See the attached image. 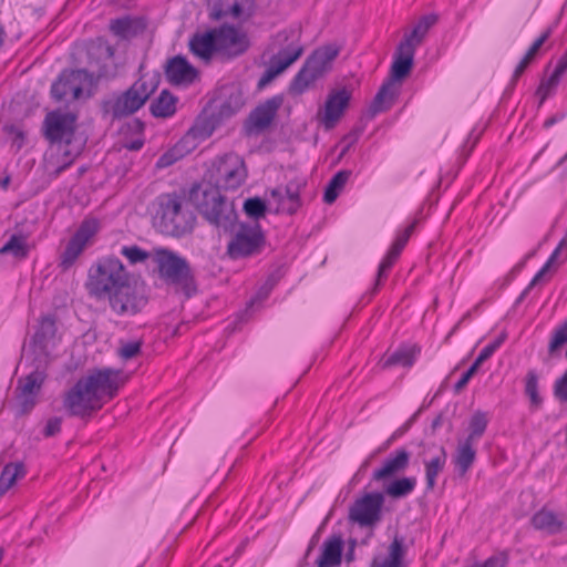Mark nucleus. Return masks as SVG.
Masks as SVG:
<instances>
[{"label": "nucleus", "instance_id": "nucleus-1", "mask_svg": "<svg viewBox=\"0 0 567 567\" xmlns=\"http://www.w3.org/2000/svg\"><path fill=\"white\" fill-rule=\"evenodd\" d=\"M86 288L91 296L107 298L117 315H135L146 305L130 284L123 262L113 256L99 259L89 270Z\"/></svg>", "mask_w": 567, "mask_h": 567}, {"label": "nucleus", "instance_id": "nucleus-2", "mask_svg": "<svg viewBox=\"0 0 567 567\" xmlns=\"http://www.w3.org/2000/svg\"><path fill=\"white\" fill-rule=\"evenodd\" d=\"M126 382L121 370H90L64 391L62 406L71 416L89 419L115 398Z\"/></svg>", "mask_w": 567, "mask_h": 567}, {"label": "nucleus", "instance_id": "nucleus-3", "mask_svg": "<svg viewBox=\"0 0 567 567\" xmlns=\"http://www.w3.org/2000/svg\"><path fill=\"white\" fill-rule=\"evenodd\" d=\"M157 205L154 224L163 234L181 237L193 229L195 216L181 196L176 194L161 195Z\"/></svg>", "mask_w": 567, "mask_h": 567}, {"label": "nucleus", "instance_id": "nucleus-4", "mask_svg": "<svg viewBox=\"0 0 567 567\" xmlns=\"http://www.w3.org/2000/svg\"><path fill=\"white\" fill-rule=\"evenodd\" d=\"M339 52L340 48L336 44H327L315 50L291 82V93L299 95L306 92L313 82L330 69Z\"/></svg>", "mask_w": 567, "mask_h": 567}, {"label": "nucleus", "instance_id": "nucleus-5", "mask_svg": "<svg viewBox=\"0 0 567 567\" xmlns=\"http://www.w3.org/2000/svg\"><path fill=\"white\" fill-rule=\"evenodd\" d=\"M95 79L85 70H64L51 86V95L56 101H74L90 97Z\"/></svg>", "mask_w": 567, "mask_h": 567}, {"label": "nucleus", "instance_id": "nucleus-6", "mask_svg": "<svg viewBox=\"0 0 567 567\" xmlns=\"http://www.w3.org/2000/svg\"><path fill=\"white\" fill-rule=\"evenodd\" d=\"M209 174L216 188L236 189L246 181L247 168L241 156L227 153L213 161Z\"/></svg>", "mask_w": 567, "mask_h": 567}, {"label": "nucleus", "instance_id": "nucleus-7", "mask_svg": "<svg viewBox=\"0 0 567 567\" xmlns=\"http://www.w3.org/2000/svg\"><path fill=\"white\" fill-rule=\"evenodd\" d=\"M153 91V84L140 79L126 92L107 100L104 104L105 111L113 117L133 114L145 104Z\"/></svg>", "mask_w": 567, "mask_h": 567}, {"label": "nucleus", "instance_id": "nucleus-8", "mask_svg": "<svg viewBox=\"0 0 567 567\" xmlns=\"http://www.w3.org/2000/svg\"><path fill=\"white\" fill-rule=\"evenodd\" d=\"M197 208L210 224L216 226H226L235 218L233 205L216 187L204 189L202 198L197 196Z\"/></svg>", "mask_w": 567, "mask_h": 567}, {"label": "nucleus", "instance_id": "nucleus-9", "mask_svg": "<svg viewBox=\"0 0 567 567\" xmlns=\"http://www.w3.org/2000/svg\"><path fill=\"white\" fill-rule=\"evenodd\" d=\"M100 230V221L95 218L84 219L68 241L60 256L59 266L66 270L71 268L82 252L90 246Z\"/></svg>", "mask_w": 567, "mask_h": 567}, {"label": "nucleus", "instance_id": "nucleus-10", "mask_svg": "<svg viewBox=\"0 0 567 567\" xmlns=\"http://www.w3.org/2000/svg\"><path fill=\"white\" fill-rule=\"evenodd\" d=\"M152 260L156 265L162 278L172 284H186L190 270L186 259L166 248H155L152 251Z\"/></svg>", "mask_w": 567, "mask_h": 567}, {"label": "nucleus", "instance_id": "nucleus-11", "mask_svg": "<svg viewBox=\"0 0 567 567\" xmlns=\"http://www.w3.org/2000/svg\"><path fill=\"white\" fill-rule=\"evenodd\" d=\"M352 97V90L343 86L331 90L324 104L317 112V121L326 128H333L343 116Z\"/></svg>", "mask_w": 567, "mask_h": 567}, {"label": "nucleus", "instance_id": "nucleus-12", "mask_svg": "<svg viewBox=\"0 0 567 567\" xmlns=\"http://www.w3.org/2000/svg\"><path fill=\"white\" fill-rule=\"evenodd\" d=\"M384 497L381 493H368L358 498L350 508V519L361 527H370L381 519Z\"/></svg>", "mask_w": 567, "mask_h": 567}, {"label": "nucleus", "instance_id": "nucleus-13", "mask_svg": "<svg viewBox=\"0 0 567 567\" xmlns=\"http://www.w3.org/2000/svg\"><path fill=\"white\" fill-rule=\"evenodd\" d=\"M264 237L257 227H241L228 244L227 251L233 259L259 252Z\"/></svg>", "mask_w": 567, "mask_h": 567}, {"label": "nucleus", "instance_id": "nucleus-14", "mask_svg": "<svg viewBox=\"0 0 567 567\" xmlns=\"http://www.w3.org/2000/svg\"><path fill=\"white\" fill-rule=\"evenodd\" d=\"M210 17L215 20L247 21L255 10V0H209Z\"/></svg>", "mask_w": 567, "mask_h": 567}, {"label": "nucleus", "instance_id": "nucleus-15", "mask_svg": "<svg viewBox=\"0 0 567 567\" xmlns=\"http://www.w3.org/2000/svg\"><path fill=\"white\" fill-rule=\"evenodd\" d=\"M220 55L237 56L243 54L249 47V40L245 32L234 25H221L215 28Z\"/></svg>", "mask_w": 567, "mask_h": 567}, {"label": "nucleus", "instance_id": "nucleus-16", "mask_svg": "<svg viewBox=\"0 0 567 567\" xmlns=\"http://www.w3.org/2000/svg\"><path fill=\"white\" fill-rule=\"evenodd\" d=\"M76 117L69 112L54 111L47 115L45 135L52 142L69 144L74 133Z\"/></svg>", "mask_w": 567, "mask_h": 567}, {"label": "nucleus", "instance_id": "nucleus-17", "mask_svg": "<svg viewBox=\"0 0 567 567\" xmlns=\"http://www.w3.org/2000/svg\"><path fill=\"white\" fill-rule=\"evenodd\" d=\"M302 53L303 47L299 41H292L291 43H289L286 48H284L276 55L272 56L269 66L267 68V70L265 71L264 75L259 81V85L264 86L270 81H272L288 66L296 62L302 55Z\"/></svg>", "mask_w": 567, "mask_h": 567}, {"label": "nucleus", "instance_id": "nucleus-18", "mask_svg": "<svg viewBox=\"0 0 567 567\" xmlns=\"http://www.w3.org/2000/svg\"><path fill=\"white\" fill-rule=\"evenodd\" d=\"M305 185L302 179H293L286 185L285 189H272L270 196L277 204V210L295 214L301 207L300 193Z\"/></svg>", "mask_w": 567, "mask_h": 567}, {"label": "nucleus", "instance_id": "nucleus-19", "mask_svg": "<svg viewBox=\"0 0 567 567\" xmlns=\"http://www.w3.org/2000/svg\"><path fill=\"white\" fill-rule=\"evenodd\" d=\"M43 381L44 374L40 371H33L25 378L19 380L17 400L22 412H28L35 405L37 395Z\"/></svg>", "mask_w": 567, "mask_h": 567}, {"label": "nucleus", "instance_id": "nucleus-20", "mask_svg": "<svg viewBox=\"0 0 567 567\" xmlns=\"http://www.w3.org/2000/svg\"><path fill=\"white\" fill-rule=\"evenodd\" d=\"M406 553L408 547L404 538L395 536L386 546L384 553H379L373 557L371 567H408Z\"/></svg>", "mask_w": 567, "mask_h": 567}, {"label": "nucleus", "instance_id": "nucleus-21", "mask_svg": "<svg viewBox=\"0 0 567 567\" xmlns=\"http://www.w3.org/2000/svg\"><path fill=\"white\" fill-rule=\"evenodd\" d=\"M282 101L281 96L276 95L258 105L249 115L248 130L260 132L267 128L272 123Z\"/></svg>", "mask_w": 567, "mask_h": 567}, {"label": "nucleus", "instance_id": "nucleus-22", "mask_svg": "<svg viewBox=\"0 0 567 567\" xmlns=\"http://www.w3.org/2000/svg\"><path fill=\"white\" fill-rule=\"evenodd\" d=\"M165 74L173 84L189 85L196 80L198 72L184 56L177 55L167 62Z\"/></svg>", "mask_w": 567, "mask_h": 567}, {"label": "nucleus", "instance_id": "nucleus-23", "mask_svg": "<svg viewBox=\"0 0 567 567\" xmlns=\"http://www.w3.org/2000/svg\"><path fill=\"white\" fill-rule=\"evenodd\" d=\"M192 53L205 62H209L215 55H220L215 29L196 33L189 41Z\"/></svg>", "mask_w": 567, "mask_h": 567}, {"label": "nucleus", "instance_id": "nucleus-24", "mask_svg": "<svg viewBox=\"0 0 567 567\" xmlns=\"http://www.w3.org/2000/svg\"><path fill=\"white\" fill-rule=\"evenodd\" d=\"M415 223L410 224L406 226L403 230L399 231L392 246L390 247L389 251L382 259L379 266L378 270V282H380L383 278L386 277L388 271L391 269V267L394 265L399 256L401 255L403 248L408 244L413 230H414Z\"/></svg>", "mask_w": 567, "mask_h": 567}, {"label": "nucleus", "instance_id": "nucleus-25", "mask_svg": "<svg viewBox=\"0 0 567 567\" xmlns=\"http://www.w3.org/2000/svg\"><path fill=\"white\" fill-rule=\"evenodd\" d=\"M414 55L415 50L409 48L406 43L400 42L393 55L389 79L402 84L412 70Z\"/></svg>", "mask_w": 567, "mask_h": 567}, {"label": "nucleus", "instance_id": "nucleus-26", "mask_svg": "<svg viewBox=\"0 0 567 567\" xmlns=\"http://www.w3.org/2000/svg\"><path fill=\"white\" fill-rule=\"evenodd\" d=\"M146 22L141 17L124 16L110 22L111 33L120 40H131L143 33Z\"/></svg>", "mask_w": 567, "mask_h": 567}, {"label": "nucleus", "instance_id": "nucleus-27", "mask_svg": "<svg viewBox=\"0 0 567 567\" xmlns=\"http://www.w3.org/2000/svg\"><path fill=\"white\" fill-rule=\"evenodd\" d=\"M410 463V453L404 449L392 452L382 466L373 472V480L383 481L405 471Z\"/></svg>", "mask_w": 567, "mask_h": 567}, {"label": "nucleus", "instance_id": "nucleus-28", "mask_svg": "<svg viewBox=\"0 0 567 567\" xmlns=\"http://www.w3.org/2000/svg\"><path fill=\"white\" fill-rule=\"evenodd\" d=\"M343 540L341 536L328 537L321 546V554L317 559L318 567H337L341 564Z\"/></svg>", "mask_w": 567, "mask_h": 567}, {"label": "nucleus", "instance_id": "nucleus-29", "mask_svg": "<svg viewBox=\"0 0 567 567\" xmlns=\"http://www.w3.org/2000/svg\"><path fill=\"white\" fill-rule=\"evenodd\" d=\"M402 84L399 81L386 79L373 99L371 109L374 113L389 110L399 96Z\"/></svg>", "mask_w": 567, "mask_h": 567}, {"label": "nucleus", "instance_id": "nucleus-30", "mask_svg": "<svg viewBox=\"0 0 567 567\" xmlns=\"http://www.w3.org/2000/svg\"><path fill=\"white\" fill-rule=\"evenodd\" d=\"M533 526L548 535L561 533L565 528V522L550 509L542 508L534 514L532 518Z\"/></svg>", "mask_w": 567, "mask_h": 567}, {"label": "nucleus", "instance_id": "nucleus-31", "mask_svg": "<svg viewBox=\"0 0 567 567\" xmlns=\"http://www.w3.org/2000/svg\"><path fill=\"white\" fill-rule=\"evenodd\" d=\"M437 17L435 14L423 16L414 25L410 33H406L401 43H406L409 48L416 51L425 39L429 30L436 23Z\"/></svg>", "mask_w": 567, "mask_h": 567}, {"label": "nucleus", "instance_id": "nucleus-32", "mask_svg": "<svg viewBox=\"0 0 567 567\" xmlns=\"http://www.w3.org/2000/svg\"><path fill=\"white\" fill-rule=\"evenodd\" d=\"M215 130L213 122L207 117H199L182 138L181 144L194 148L196 145L208 138Z\"/></svg>", "mask_w": 567, "mask_h": 567}, {"label": "nucleus", "instance_id": "nucleus-33", "mask_svg": "<svg viewBox=\"0 0 567 567\" xmlns=\"http://www.w3.org/2000/svg\"><path fill=\"white\" fill-rule=\"evenodd\" d=\"M55 331V321L51 317L42 318L33 337L34 347L47 351L51 346H54Z\"/></svg>", "mask_w": 567, "mask_h": 567}, {"label": "nucleus", "instance_id": "nucleus-34", "mask_svg": "<svg viewBox=\"0 0 567 567\" xmlns=\"http://www.w3.org/2000/svg\"><path fill=\"white\" fill-rule=\"evenodd\" d=\"M447 455L443 447H439L436 453L424 462L425 478L427 489H433L436 484L439 474L443 471L446 464Z\"/></svg>", "mask_w": 567, "mask_h": 567}, {"label": "nucleus", "instance_id": "nucleus-35", "mask_svg": "<svg viewBox=\"0 0 567 567\" xmlns=\"http://www.w3.org/2000/svg\"><path fill=\"white\" fill-rule=\"evenodd\" d=\"M476 456V451L474 447V443L467 441H461L457 445L454 463L460 473V475H464L473 465Z\"/></svg>", "mask_w": 567, "mask_h": 567}, {"label": "nucleus", "instance_id": "nucleus-36", "mask_svg": "<svg viewBox=\"0 0 567 567\" xmlns=\"http://www.w3.org/2000/svg\"><path fill=\"white\" fill-rule=\"evenodd\" d=\"M30 246L27 236L13 234L9 240L0 248V255H10L17 259H25L29 255Z\"/></svg>", "mask_w": 567, "mask_h": 567}, {"label": "nucleus", "instance_id": "nucleus-37", "mask_svg": "<svg viewBox=\"0 0 567 567\" xmlns=\"http://www.w3.org/2000/svg\"><path fill=\"white\" fill-rule=\"evenodd\" d=\"M550 29H547L544 31L529 47L526 54L523 56V59L517 64L514 74H513V81L516 82L518 78L525 72L527 66L533 62L535 56L537 55L538 51L543 47V44L548 40L550 37Z\"/></svg>", "mask_w": 567, "mask_h": 567}, {"label": "nucleus", "instance_id": "nucleus-38", "mask_svg": "<svg viewBox=\"0 0 567 567\" xmlns=\"http://www.w3.org/2000/svg\"><path fill=\"white\" fill-rule=\"evenodd\" d=\"M550 29H547L544 31L529 47L526 54L523 56V59L517 64L514 74H513V81L516 82L518 78L525 72L527 66L533 62L535 56L537 55L538 51L543 47V44L548 40L550 37Z\"/></svg>", "mask_w": 567, "mask_h": 567}, {"label": "nucleus", "instance_id": "nucleus-39", "mask_svg": "<svg viewBox=\"0 0 567 567\" xmlns=\"http://www.w3.org/2000/svg\"><path fill=\"white\" fill-rule=\"evenodd\" d=\"M24 475L25 471L22 463L7 464L0 474V496H3Z\"/></svg>", "mask_w": 567, "mask_h": 567}, {"label": "nucleus", "instance_id": "nucleus-40", "mask_svg": "<svg viewBox=\"0 0 567 567\" xmlns=\"http://www.w3.org/2000/svg\"><path fill=\"white\" fill-rule=\"evenodd\" d=\"M176 97L167 91H163L152 103L151 112L156 117H168L176 111Z\"/></svg>", "mask_w": 567, "mask_h": 567}, {"label": "nucleus", "instance_id": "nucleus-41", "mask_svg": "<svg viewBox=\"0 0 567 567\" xmlns=\"http://www.w3.org/2000/svg\"><path fill=\"white\" fill-rule=\"evenodd\" d=\"M416 486L415 477H401L392 481L384 487V492L392 498H402L410 495Z\"/></svg>", "mask_w": 567, "mask_h": 567}, {"label": "nucleus", "instance_id": "nucleus-42", "mask_svg": "<svg viewBox=\"0 0 567 567\" xmlns=\"http://www.w3.org/2000/svg\"><path fill=\"white\" fill-rule=\"evenodd\" d=\"M350 174L351 173L349 171H340L331 178L323 194L324 203L332 204L338 198L340 192L347 184Z\"/></svg>", "mask_w": 567, "mask_h": 567}, {"label": "nucleus", "instance_id": "nucleus-43", "mask_svg": "<svg viewBox=\"0 0 567 567\" xmlns=\"http://www.w3.org/2000/svg\"><path fill=\"white\" fill-rule=\"evenodd\" d=\"M417 353L419 350L415 347H405L389 355L383 364L384 367L395 364L411 367L414 363Z\"/></svg>", "mask_w": 567, "mask_h": 567}, {"label": "nucleus", "instance_id": "nucleus-44", "mask_svg": "<svg viewBox=\"0 0 567 567\" xmlns=\"http://www.w3.org/2000/svg\"><path fill=\"white\" fill-rule=\"evenodd\" d=\"M487 416L484 412L477 411L475 412L468 424V436L464 440L471 443H474L484 434L486 427H487Z\"/></svg>", "mask_w": 567, "mask_h": 567}, {"label": "nucleus", "instance_id": "nucleus-45", "mask_svg": "<svg viewBox=\"0 0 567 567\" xmlns=\"http://www.w3.org/2000/svg\"><path fill=\"white\" fill-rule=\"evenodd\" d=\"M243 105H244V101L239 93L230 94L229 99L219 105V111H218L219 118H226V117H229V116L236 114L237 112L240 111Z\"/></svg>", "mask_w": 567, "mask_h": 567}, {"label": "nucleus", "instance_id": "nucleus-46", "mask_svg": "<svg viewBox=\"0 0 567 567\" xmlns=\"http://www.w3.org/2000/svg\"><path fill=\"white\" fill-rule=\"evenodd\" d=\"M120 254L127 259L131 265L145 262L152 258V252H148L136 245L123 246Z\"/></svg>", "mask_w": 567, "mask_h": 567}, {"label": "nucleus", "instance_id": "nucleus-47", "mask_svg": "<svg viewBox=\"0 0 567 567\" xmlns=\"http://www.w3.org/2000/svg\"><path fill=\"white\" fill-rule=\"evenodd\" d=\"M560 79V75L553 72L548 78L542 80L537 89V95L540 97V102H544L554 92Z\"/></svg>", "mask_w": 567, "mask_h": 567}, {"label": "nucleus", "instance_id": "nucleus-48", "mask_svg": "<svg viewBox=\"0 0 567 567\" xmlns=\"http://www.w3.org/2000/svg\"><path fill=\"white\" fill-rule=\"evenodd\" d=\"M245 213L255 219H259L265 215L266 205L264 200L258 197L248 198L244 204Z\"/></svg>", "mask_w": 567, "mask_h": 567}, {"label": "nucleus", "instance_id": "nucleus-49", "mask_svg": "<svg viewBox=\"0 0 567 567\" xmlns=\"http://www.w3.org/2000/svg\"><path fill=\"white\" fill-rule=\"evenodd\" d=\"M564 241H561L557 248L553 251L547 262L543 266V268L538 271V274L533 279V284L536 282L545 272H547L551 267L561 264L566 256L561 257V248H563Z\"/></svg>", "mask_w": 567, "mask_h": 567}, {"label": "nucleus", "instance_id": "nucleus-50", "mask_svg": "<svg viewBox=\"0 0 567 567\" xmlns=\"http://www.w3.org/2000/svg\"><path fill=\"white\" fill-rule=\"evenodd\" d=\"M538 378L535 372L530 371L526 375V384L525 392L529 396L533 404H538L540 402V396L538 394Z\"/></svg>", "mask_w": 567, "mask_h": 567}, {"label": "nucleus", "instance_id": "nucleus-51", "mask_svg": "<svg viewBox=\"0 0 567 567\" xmlns=\"http://www.w3.org/2000/svg\"><path fill=\"white\" fill-rule=\"evenodd\" d=\"M502 343V339L494 340L486 344L480 352L478 357L475 359L476 365H481L484 361L493 355V353L499 348Z\"/></svg>", "mask_w": 567, "mask_h": 567}, {"label": "nucleus", "instance_id": "nucleus-52", "mask_svg": "<svg viewBox=\"0 0 567 567\" xmlns=\"http://www.w3.org/2000/svg\"><path fill=\"white\" fill-rule=\"evenodd\" d=\"M141 350V342L132 341L123 344L118 353L123 359H131L134 358Z\"/></svg>", "mask_w": 567, "mask_h": 567}, {"label": "nucleus", "instance_id": "nucleus-53", "mask_svg": "<svg viewBox=\"0 0 567 567\" xmlns=\"http://www.w3.org/2000/svg\"><path fill=\"white\" fill-rule=\"evenodd\" d=\"M61 424H62L61 417L54 416V417L49 419L43 429L44 436L50 437V436H54L55 434H58L61 431Z\"/></svg>", "mask_w": 567, "mask_h": 567}, {"label": "nucleus", "instance_id": "nucleus-54", "mask_svg": "<svg viewBox=\"0 0 567 567\" xmlns=\"http://www.w3.org/2000/svg\"><path fill=\"white\" fill-rule=\"evenodd\" d=\"M555 394L561 401H567V370L555 383Z\"/></svg>", "mask_w": 567, "mask_h": 567}, {"label": "nucleus", "instance_id": "nucleus-55", "mask_svg": "<svg viewBox=\"0 0 567 567\" xmlns=\"http://www.w3.org/2000/svg\"><path fill=\"white\" fill-rule=\"evenodd\" d=\"M507 558L505 555L499 554L489 557L483 564H475L476 567H505Z\"/></svg>", "mask_w": 567, "mask_h": 567}, {"label": "nucleus", "instance_id": "nucleus-56", "mask_svg": "<svg viewBox=\"0 0 567 567\" xmlns=\"http://www.w3.org/2000/svg\"><path fill=\"white\" fill-rule=\"evenodd\" d=\"M480 367L476 365V363L474 362L468 369L467 371H465L461 379L457 381V383L455 384V388L457 391L462 390L468 382L470 380L472 379V377L476 373L477 369Z\"/></svg>", "mask_w": 567, "mask_h": 567}, {"label": "nucleus", "instance_id": "nucleus-57", "mask_svg": "<svg viewBox=\"0 0 567 567\" xmlns=\"http://www.w3.org/2000/svg\"><path fill=\"white\" fill-rule=\"evenodd\" d=\"M7 131L13 135L12 145L20 150L24 143L23 132L14 126L7 127Z\"/></svg>", "mask_w": 567, "mask_h": 567}, {"label": "nucleus", "instance_id": "nucleus-58", "mask_svg": "<svg viewBox=\"0 0 567 567\" xmlns=\"http://www.w3.org/2000/svg\"><path fill=\"white\" fill-rule=\"evenodd\" d=\"M566 71H567V51L563 55L559 56L553 72L563 76Z\"/></svg>", "mask_w": 567, "mask_h": 567}, {"label": "nucleus", "instance_id": "nucleus-59", "mask_svg": "<svg viewBox=\"0 0 567 567\" xmlns=\"http://www.w3.org/2000/svg\"><path fill=\"white\" fill-rule=\"evenodd\" d=\"M175 159L176 158L174 157L173 152H167L159 157L157 165L161 167H165L171 165Z\"/></svg>", "mask_w": 567, "mask_h": 567}, {"label": "nucleus", "instance_id": "nucleus-60", "mask_svg": "<svg viewBox=\"0 0 567 567\" xmlns=\"http://www.w3.org/2000/svg\"><path fill=\"white\" fill-rule=\"evenodd\" d=\"M143 144H144L143 140L138 138V140H134L132 142L125 143L124 146L130 151H138L143 147Z\"/></svg>", "mask_w": 567, "mask_h": 567}, {"label": "nucleus", "instance_id": "nucleus-61", "mask_svg": "<svg viewBox=\"0 0 567 567\" xmlns=\"http://www.w3.org/2000/svg\"><path fill=\"white\" fill-rule=\"evenodd\" d=\"M9 184H10V177H9V176H6L4 178H2V179L0 181V186H1V188H3V189H7V188H8V186H9Z\"/></svg>", "mask_w": 567, "mask_h": 567}, {"label": "nucleus", "instance_id": "nucleus-62", "mask_svg": "<svg viewBox=\"0 0 567 567\" xmlns=\"http://www.w3.org/2000/svg\"><path fill=\"white\" fill-rule=\"evenodd\" d=\"M567 159V154L564 156V158L561 159V162H565Z\"/></svg>", "mask_w": 567, "mask_h": 567}]
</instances>
